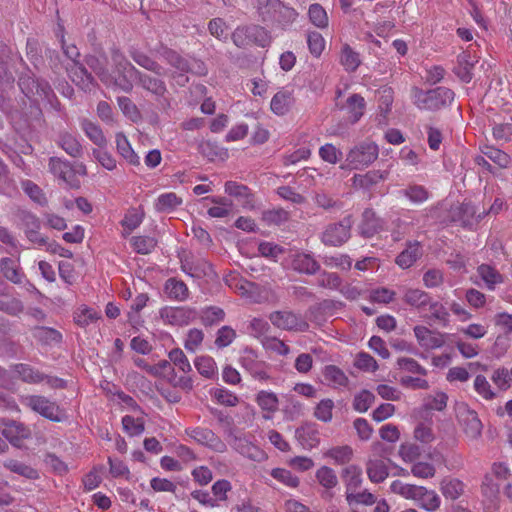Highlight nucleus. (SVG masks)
Instances as JSON below:
<instances>
[{"label": "nucleus", "instance_id": "1", "mask_svg": "<svg viewBox=\"0 0 512 512\" xmlns=\"http://www.w3.org/2000/svg\"><path fill=\"white\" fill-rule=\"evenodd\" d=\"M455 98L454 92L443 86L430 90H423L418 87H412V103L420 110L437 111L448 107Z\"/></svg>", "mask_w": 512, "mask_h": 512}, {"label": "nucleus", "instance_id": "2", "mask_svg": "<svg viewBox=\"0 0 512 512\" xmlns=\"http://www.w3.org/2000/svg\"><path fill=\"white\" fill-rule=\"evenodd\" d=\"M256 8L263 22L281 28L291 25L298 16L294 8L280 0H258Z\"/></svg>", "mask_w": 512, "mask_h": 512}, {"label": "nucleus", "instance_id": "3", "mask_svg": "<svg viewBox=\"0 0 512 512\" xmlns=\"http://www.w3.org/2000/svg\"><path fill=\"white\" fill-rule=\"evenodd\" d=\"M111 60L118 73V77H113L112 86L124 92H130L133 88L132 81L136 75L139 74V70L135 68L118 49H112Z\"/></svg>", "mask_w": 512, "mask_h": 512}, {"label": "nucleus", "instance_id": "4", "mask_svg": "<svg viewBox=\"0 0 512 512\" xmlns=\"http://www.w3.org/2000/svg\"><path fill=\"white\" fill-rule=\"evenodd\" d=\"M21 403L32 411L40 414L42 417L47 418L53 422H61L64 418V413L56 402L41 396V395H27L21 398Z\"/></svg>", "mask_w": 512, "mask_h": 512}, {"label": "nucleus", "instance_id": "5", "mask_svg": "<svg viewBox=\"0 0 512 512\" xmlns=\"http://www.w3.org/2000/svg\"><path fill=\"white\" fill-rule=\"evenodd\" d=\"M379 149L375 143L363 142L354 146L346 156V166L359 170L372 164L378 157Z\"/></svg>", "mask_w": 512, "mask_h": 512}, {"label": "nucleus", "instance_id": "6", "mask_svg": "<svg viewBox=\"0 0 512 512\" xmlns=\"http://www.w3.org/2000/svg\"><path fill=\"white\" fill-rule=\"evenodd\" d=\"M10 374L13 378H18L29 384H38L46 381L48 385L55 388L64 387V381L60 378L49 377L39 370L24 363H19L11 367Z\"/></svg>", "mask_w": 512, "mask_h": 512}, {"label": "nucleus", "instance_id": "7", "mask_svg": "<svg viewBox=\"0 0 512 512\" xmlns=\"http://www.w3.org/2000/svg\"><path fill=\"white\" fill-rule=\"evenodd\" d=\"M19 87L28 98L37 97L35 101L39 99L53 104L55 94L47 81L25 75L20 77Z\"/></svg>", "mask_w": 512, "mask_h": 512}, {"label": "nucleus", "instance_id": "8", "mask_svg": "<svg viewBox=\"0 0 512 512\" xmlns=\"http://www.w3.org/2000/svg\"><path fill=\"white\" fill-rule=\"evenodd\" d=\"M352 220L345 217L338 223L329 224L321 234V241L326 246L338 247L347 242L351 236Z\"/></svg>", "mask_w": 512, "mask_h": 512}, {"label": "nucleus", "instance_id": "9", "mask_svg": "<svg viewBox=\"0 0 512 512\" xmlns=\"http://www.w3.org/2000/svg\"><path fill=\"white\" fill-rule=\"evenodd\" d=\"M230 445L238 454L254 462L265 461L268 457L266 452L254 442L252 437L245 434L233 436Z\"/></svg>", "mask_w": 512, "mask_h": 512}, {"label": "nucleus", "instance_id": "10", "mask_svg": "<svg viewBox=\"0 0 512 512\" xmlns=\"http://www.w3.org/2000/svg\"><path fill=\"white\" fill-rule=\"evenodd\" d=\"M239 363L254 379L261 382L270 379L267 364L259 360L255 350L245 348L240 355Z\"/></svg>", "mask_w": 512, "mask_h": 512}, {"label": "nucleus", "instance_id": "11", "mask_svg": "<svg viewBox=\"0 0 512 512\" xmlns=\"http://www.w3.org/2000/svg\"><path fill=\"white\" fill-rule=\"evenodd\" d=\"M271 323L282 330L304 332L309 328V324L300 315L292 311H275L269 315Z\"/></svg>", "mask_w": 512, "mask_h": 512}, {"label": "nucleus", "instance_id": "12", "mask_svg": "<svg viewBox=\"0 0 512 512\" xmlns=\"http://www.w3.org/2000/svg\"><path fill=\"white\" fill-rule=\"evenodd\" d=\"M414 336L419 344L425 350H434L444 346L446 343V334L431 330L423 325H416L413 328Z\"/></svg>", "mask_w": 512, "mask_h": 512}, {"label": "nucleus", "instance_id": "13", "mask_svg": "<svg viewBox=\"0 0 512 512\" xmlns=\"http://www.w3.org/2000/svg\"><path fill=\"white\" fill-rule=\"evenodd\" d=\"M186 434L197 443L206 446L218 453H224L226 444L210 429L196 427L187 429Z\"/></svg>", "mask_w": 512, "mask_h": 512}, {"label": "nucleus", "instance_id": "14", "mask_svg": "<svg viewBox=\"0 0 512 512\" xmlns=\"http://www.w3.org/2000/svg\"><path fill=\"white\" fill-rule=\"evenodd\" d=\"M49 170L55 177L69 187H79V181L75 178L74 168L68 161L58 157H51L49 160Z\"/></svg>", "mask_w": 512, "mask_h": 512}, {"label": "nucleus", "instance_id": "15", "mask_svg": "<svg viewBox=\"0 0 512 512\" xmlns=\"http://www.w3.org/2000/svg\"><path fill=\"white\" fill-rule=\"evenodd\" d=\"M159 314L164 323L176 326L187 325L196 318V312L187 307H164Z\"/></svg>", "mask_w": 512, "mask_h": 512}, {"label": "nucleus", "instance_id": "16", "mask_svg": "<svg viewBox=\"0 0 512 512\" xmlns=\"http://www.w3.org/2000/svg\"><path fill=\"white\" fill-rule=\"evenodd\" d=\"M161 56L177 71L180 72L178 76L175 77L177 84L184 86L188 82V77L184 75L192 70L188 60L181 57L176 51L165 48L163 52H161Z\"/></svg>", "mask_w": 512, "mask_h": 512}, {"label": "nucleus", "instance_id": "17", "mask_svg": "<svg viewBox=\"0 0 512 512\" xmlns=\"http://www.w3.org/2000/svg\"><path fill=\"white\" fill-rule=\"evenodd\" d=\"M293 270L307 275H314L320 270V264L310 253L296 252L291 255Z\"/></svg>", "mask_w": 512, "mask_h": 512}, {"label": "nucleus", "instance_id": "18", "mask_svg": "<svg viewBox=\"0 0 512 512\" xmlns=\"http://www.w3.org/2000/svg\"><path fill=\"white\" fill-rule=\"evenodd\" d=\"M0 433L16 446L19 445L18 442L20 440L27 439L31 435L30 430L23 424L15 421L6 422L4 420H0Z\"/></svg>", "mask_w": 512, "mask_h": 512}, {"label": "nucleus", "instance_id": "19", "mask_svg": "<svg viewBox=\"0 0 512 512\" xmlns=\"http://www.w3.org/2000/svg\"><path fill=\"white\" fill-rule=\"evenodd\" d=\"M413 501L419 508L428 512H434L441 506L440 496L434 490L427 489L424 486L418 487Z\"/></svg>", "mask_w": 512, "mask_h": 512}, {"label": "nucleus", "instance_id": "20", "mask_svg": "<svg viewBox=\"0 0 512 512\" xmlns=\"http://www.w3.org/2000/svg\"><path fill=\"white\" fill-rule=\"evenodd\" d=\"M459 419L467 437L474 440L481 436L483 426L475 411L465 408L460 412Z\"/></svg>", "mask_w": 512, "mask_h": 512}, {"label": "nucleus", "instance_id": "21", "mask_svg": "<svg viewBox=\"0 0 512 512\" xmlns=\"http://www.w3.org/2000/svg\"><path fill=\"white\" fill-rule=\"evenodd\" d=\"M295 104L293 92L288 89H281L271 99L270 109L277 116H284Z\"/></svg>", "mask_w": 512, "mask_h": 512}, {"label": "nucleus", "instance_id": "22", "mask_svg": "<svg viewBox=\"0 0 512 512\" xmlns=\"http://www.w3.org/2000/svg\"><path fill=\"white\" fill-rule=\"evenodd\" d=\"M341 478L346 488L345 494L357 491L363 482L362 469L357 465H348L343 468Z\"/></svg>", "mask_w": 512, "mask_h": 512}, {"label": "nucleus", "instance_id": "23", "mask_svg": "<svg viewBox=\"0 0 512 512\" xmlns=\"http://www.w3.org/2000/svg\"><path fill=\"white\" fill-rule=\"evenodd\" d=\"M183 204V199L174 192L160 194L154 202V208L159 213H172Z\"/></svg>", "mask_w": 512, "mask_h": 512}, {"label": "nucleus", "instance_id": "24", "mask_svg": "<svg viewBox=\"0 0 512 512\" xmlns=\"http://www.w3.org/2000/svg\"><path fill=\"white\" fill-rule=\"evenodd\" d=\"M296 438L304 449H313L318 446L320 438L319 431L312 424H306L296 430Z\"/></svg>", "mask_w": 512, "mask_h": 512}, {"label": "nucleus", "instance_id": "25", "mask_svg": "<svg viewBox=\"0 0 512 512\" xmlns=\"http://www.w3.org/2000/svg\"><path fill=\"white\" fill-rule=\"evenodd\" d=\"M365 107L366 102L364 98L359 94H352L346 100V104L343 109H345L349 121L351 123H356L363 116Z\"/></svg>", "mask_w": 512, "mask_h": 512}, {"label": "nucleus", "instance_id": "26", "mask_svg": "<svg viewBox=\"0 0 512 512\" xmlns=\"http://www.w3.org/2000/svg\"><path fill=\"white\" fill-rule=\"evenodd\" d=\"M315 477L319 484L325 489L322 496L332 497L333 494L330 491L338 485V478L335 471L328 466H322L316 471Z\"/></svg>", "mask_w": 512, "mask_h": 512}, {"label": "nucleus", "instance_id": "27", "mask_svg": "<svg viewBox=\"0 0 512 512\" xmlns=\"http://www.w3.org/2000/svg\"><path fill=\"white\" fill-rule=\"evenodd\" d=\"M69 76L84 91H91L94 87L93 77L87 72L85 67L78 63H74L69 69Z\"/></svg>", "mask_w": 512, "mask_h": 512}, {"label": "nucleus", "instance_id": "28", "mask_svg": "<svg viewBox=\"0 0 512 512\" xmlns=\"http://www.w3.org/2000/svg\"><path fill=\"white\" fill-rule=\"evenodd\" d=\"M226 285L242 296L249 297L255 284L247 281L237 272H230L224 277Z\"/></svg>", "mask_w": 512, "mask_h": 512}, {"label": "nucleus", "instance_id": "29", "mask_svg": "<svg viewBox=\"0 0 512 512\" xmlns=\"http://www.w3.org/2000/svg\"><path fill=\"white\" fill-rule=\"evenodd\" d=\"M129 55L139 66L143 67L144 69L152 71L158 76L164 75L163 67H161L150 56L138 48L131 47L129 49Z\"/></svg>", "mask_w": 512, "mask_h": 512}, {"label": "nucleus", "instance_id": "30", "mask_svg": "<svg viewBox=\"0 0 512 512\" xmlns=\"http://www.w3.org/2000/svg\"><path fill=\"white\" fill-rule=\"evenodd\" d=\"M116 148L118 153L131 165L138 166L140 164V158L133 150L127 137L119 132L115 136Z\"/></svg>", "mask_w": 512, "mask_h": 512}, {"label": "nucleus", "instance_id": "31", "mask_svg": "<svg viewBox=\"0 0 512 512\" xmlns=\"http://www.w3.org/2000/svg\"><path fill=\"white\" fill-rule=\"evenodd\" d=\"M388 173L386 171L371 170L365 174H356L353 177V185L355 187L369 189L373 185L385 180Z\"/></svg>", "mask_w": 512, "mask_h": 512}, {"label": "nucleus", "instance_id": "32", "mask_svg": "<svg viewBox=\"0 0 512 512\" xmlns=\"http://www.w3.org/2000/svg\"><path fill=\"white\" fill-rule=\"evenodd\" d=\"M323 377L326 383L333 388L346 387L349 383V379L344 371L336 365L325 366Z\"/></svg>", "mask_w": 512, "mask_h": 512}, {"label": "nucleus", "instance_id": "33", "mask_svg": "<svg viewBox=\"0 0 512 512\" xmlns=\"http://www.w3.org/2000/svg\"><path fill=\"white\" fill-rule=\"evenodd\" d=\"M134 80H138L140 86L156 96H163L166 92V85L163 80L151 77L139 71Z\"/></svg>", "mask_w": 512, "mask_h": 512}, {"label": "nucleus", "instance_id": "34", "mask_svg": "<svg viewBox=\"0 0 512 512\" xmlns=\"http://www.w3.org/2000/svg\"><path fill=\"white\" fill-rule=\"evenodd\" d=\"M439 488L446 499L456 500L464 492V483L456 478L445 477L441 480Z\"/></svg>", "mask_w": 512, "mask_h": 512}, {"label": "nucleus", "instance_id": "35", "mask_svg": "<svg viewBox=\"0 0 512 512\" xmlns=\"http://www.w3.org/2000/svg\"><path fill=\"white\" fill-rule=\"evenodd\" d=\"M421 256L420 243L410 242L405 250H403L396 258V263L403 269L411 267Z\"/></svg>", "mask_w": 512, "mask_h": 512}, {"label": "nucleus", "instance_id": "36", "mask_svg": "<svg viewBox=\"0 0 512 512\" xmlns=\"http://www.w3.org/2000/svg\"><path fill=\"white\" fill-rule=\"evenodd\" d=\"M380 229V220L376 217L375 212L371 209H366L362 214V222L359 226L360 234L369 238L372 237Z\"/></svg>", "mask_w": 512, "mask_h": 512}, {"label": "nucleus", "instance_id": "37", "mask_svg": "<svg viewBox=\"0 0 512 512\" xmlns=\"http://www.w3.org/2000/svg\"><path fill=\"white\" fill-rule=\"evenodd\" d=\"M165 293L167 296L176 301H184L189 296V290L187 285L180 280L175 278H169L164 286Z\"/></svg>", "mask_w": 512, "mask_h": 512}, {"label": "nucleus", "instance_id": "38", "mask_svg": "<svg viewBox=\"0 0 512 512\" xmlns=\"http://www.w3.org/2000/svg\"><path fill=\"white\" fill-rule=\"evenodd\" d=\"M256 403L263 410L269 414L264 415L265 419H271V413H274L278 409L279 400L275 393L271 391H259L256 395Z\"/></svg>", "mask_w": 512, "mask_h": 512}, {"label": "nucleus", "instance_id": "39", "mask_svg": "<svg viewBox=\"0 0 512 512\" xmlns=\"http://www.w3.org/2000/svg\"><path fill=\"white\" fill-rule=\"evenodd\" d=\"M25 235L34 244L39 246L47 243V238L40 234V222L34 215L25 217Z\"/></svg>", "mask_w": 512, "mask_h": 512}, {"label": "nucleus", "instance_id": "40", "mask_svg": "<svg viewBox=\"0 0 512 512\" xmlns=\"http://www.w3.org/2000/svg\"><path fill=\"white\" fill-rule=\"evenodd\" d=\"M477 273L489 290H494L496 285L504 281L503 276L494 267L488 264H481L477 268Z\"/></svg>", "mask_w": 512, "mask_h": 512}, {"label": "nucleus", "instance_id": "41", "mask_svg": "<svg viewBox=\"0 0 512 512\" xmlns=\"http://www.w3.org/2000/svg\"><path fill=\"white\" fill-rule=\"evenodd\" d=\"M368 478L373 483L383 482L389 475L388 467L383 460H370L366 467Z\"/></svg>", "mask_w": 512, "mask_h": 512}, {"label": "nucleus", "instance_id": "42", "mask_svg": "<svg viewBox=\"0 0 512 512\" xmlns=\"http://www.w3.org/2000/svg\"><path fill=\"white\" fill-rule=\"evenodd\" d=\"M492 135L498 142H508L512 138V115L502 121H494L492 124Z\"/></svg>", "mask_w": 512, "mask_h": 512}, {"label": "nucleus", "instance_id": "43", "mask_svg": "<svg viewBox=\"0 0 512 512\" xmlns=\"http://www.w3.org/2000/svg\"><path fill=\"white\" fill-rule=\"evenodd\" d=\"M481 153L487 157L489 160L494 162L496 165H498L500 168H507L511 163L510 156L491 145H484L481 147Z\"/></svg>", "mask_w": 512, "mask_h": 512}, {"label": "nucleus", "instance_id": "44", "mask_svg": "<svg viewBox=\"0 0 512 512\" xmlns=\"http://www.w3.org/2000/svg\"><path fill=\"white\" fill-rule=\"evenodd\" d=\"M340 63L346 71L354 72L359 67L361 60L356 51L348 44H344L340 52Z\"/></svg>", "mask_w": 512, "mask_h": 512}, {"label": "nucleus", "instance_id": "45", "mask_svg": "<svg viewBox=\"0 0 512 512\" xmlns=\"http://www.w3.org/2000/svg\"><path fill=\"white\" fill-rule=\"evenodd\" d=\"M134 364L144 370L146 373H148L151 376L154 377H161L165 375L167 370L170 369V362L167 360H161L157 364L150 365L146 362L145 359L137 357L134 358Z\"/></svg>", "mask_w": 512, "mask_h": 512}, {"label": "nucleus", "instance_id": "46", "mask_svg": "<svg viewBox=\"0 0 512 512\" xmlns=\"http://www.w3.org/2000/svg\"><path fill=\"white\" fill-rule=\"evenodd\" d=\"M82 130L86 134V136L97 146L105 147L107 145V139L97 124L89 121L83 120L81 124Z\"/></svg>", "mask_w": 512, "mask_h": 512}, {"label": "nucleus", "instance_id": "47", "mask_svg": "<svg viewBox=\"0 0 512 512\" xmlns=\"http://www.w3.org/2000/svg\"><path fill=\"white\" fill-rule=\"evenodd\" d=\"M403 300L408 305L420 309L430 303V296L423 290L409 288L405 291Z\"/></svg>", "mask_w": 512, "mask_h": 512}, {"label": "nucleus", "instance_id": "48", "mask_svg": "<svg viewBox=\"0 0 512 512\" xmlns=\"http://www.w3.org/2000/svg\"><path fill=\"white\" fill-rule=\"evenodd\" d=\"M100 318L95 309L82 305L74 312V321L80 327H86Z\"/></svg>", "mask_w": 512, "mask_h": 512}, {"label": "nucleus", "instance_id": "49", "mask_svg": "<svg viewBox=\"0 0 512 512\" xmlns=\"http://www.w3.org/2000/svg\"><path fill=\"white\" fill-rule=\"evenodd\" d=\"M374 401L375 395L371 391L363 389L354 395L352 407L355 411L364 413L368 411Z\"/></svg>", "mask_w": 512, "mask_h": 512}, {"label": "nucleus", "instance_id": "50", "mask_svg": "<svg viewBox=\"0 0 512 512\" xmlns=\"http://www.w3.org/2000/svg\"><path fill=\"white\" fill-rule=\"evenodd\" d=\"M144 215L136 209L129 210L121 221V225L124 228L122 235L128 236L133 230L138 228L143 222Z\"/></svg>", "mask_w": 512, "mask_h": 512}, {"label": "nucleus", "instance_id": "51", "mask_svg": "<svg viewBox=\"0 0 512 512\" xmlns=\"http://www.w3.org/2000/svg\"><path fill=\"white\" fill-rule=\"evenodd\" d=\"M0 269L3 275L13 283H21L22 273L16 261L10 258H3L0 261Z\"/></svg>", "mask_w": 512, "mask_h": 512}, {"label": "nucleus", "instance_id": "52", "mask_svg": "<svg viewBox=\"0 0 512 512\" xmlns=\"http://www.w3.org/2000/svg\"><path fill=\"white\" fill-rule=\"evenodd\" d=\"M322 261L329 268H337L343 271L352 267V259L347 254L325 255L322 257Z\"/></svg>", "mask_w": 512, "mask_h": 512}, {"label": "nucleus", "instance_id": "53", "mask_svg": "<svg viewBox=\"0 0 512 512\" xmlns=\"http://www.w3.org/2000/svg\"><path fill=\"white\" fill-rule=\"evenodd\" d=\"M210 199L213 203L217 204L208 209L207 213L210 217L224 218L230 214L232 203L228 199L221 197H212Z\"/></svg>", "mask_w": 512, "mask_h": 512}, {"label": "nucleus", "instance_id": "54", "mask_svg": "<svg viewBox=\"0 0 512 512\" xmlns=\"http://www.w3.org/2000/svg\"><path fill=\"white\" fill-rule=\"evenodd\" d=\"M194 365L197 371L205 378H213L216 375V363L210 356L197 357L194 361Z\"/></svg>", "mask_w": 512, "mask_h": 512}, {"label": "nucleus", "instance_id": "55", "mask_svg": "<svg viewBox=\"0 0 512 512\" xmlns=\"http://www.w3.org/2000/svg\"><path fill=\"white\" fill-rule=\"evenodd\" d=\"M334 401L326 398L322 399L314 409V416L324 423H328L333 418Z\"/></svg>", "mask_w": 512, "mask_h": 512}, {"label": "nucleus", "instance_id": "56", "mask_svg": "<svg viewBox=\"0 0 512 512\" xmlns=\"http://www.w3.org/2000/svg\"><path fill=\"white\" fill-rule=\"evenodd\" d=\"M130 243L138 254H149L157 244L156 240L150 236H134Z\"/></svg>", "mask_w": 512, "mask_h": 512}, {"label": "nucleus", "instance_id": "57", "mask_svg": "<svg viewBox=\"0 0 512 512\" xmlns=\"http://www.w3.org/2000/svg\"><path fill=\"white\" fill-rule=\"evenodd\" d=\"M34 337L44 344L60 343L62 340L61 333L49 327H37L34 330Z\"/></svg>", "mask_w": 512, "mask_h": 512}, {"label": "nucleus", "instance_id": "58", "mask_svg": "<svg viewBox=\"0 0 512 512\" xmlns=\"http://www.w3.org/2000/svg\"><path fill=\"white\" fill-rule=\"evenodd\" d=\"M59 145L72 157H78L82 153V146L77 138L71 134H63L60 137Z\"/></svg>", "mask_w": 512, "mask_h": 512}, {"label": "nucleus", "instance_id": "59", "mask_svg": "<svg viewBox=\"0 0 512 512\" xmlns=\"http://www.w3.org/2000/svg\"><path fill=\"white\" fill-rule=\"evenodd\" d=\"M86 64L98 75L104 84L112 86L113 76L105 69L101 59L95 56H89L86 59Z\"/></svg>", "mask_w": 512, "mask_h": 512}, {"label": "nucleus", "instance_id": "60", "mask_svg": "<svg viewBox=\"0 0 512 512\" xmlns=\"http://www.w3.org/2000/svg\"><path fill=\"white\" fill-rule=\"evenodd\" d=\"M270 475L278 482L290 488H296L300 483V480L297 476L293 475L291 471L284 468H274L271 470Z\"/></svg>", "mask_w": 512, "mask_h": 512}, {"label": "nucleus", "instance_id": "61", "mask_svg": "<svg viewBox=\"0 0 512 512\" xmlns=\"http://www.w3.org/2000/svg\"><path fill=\"white\" fill-rule=\"evenodd\" d=\"M308 16L313 25L318 28L328 26V16L324 8L319 4H312L308 10Z\"/></svg>", "mask_w": 512, "mask_h": 512}, {"label": "nucleus", "instance_id": "62", "mask_svg": "<svg viewBox=\"0 0 512 512\" xmlns=\"http://www.w3.org/2000/svg\"><path fill=\"white\" fill-rule=\"evenodd\" d=\"M117 102L120 110L128 119L132 122H138L140 120L141 114L137 106L128 97H118Z\"/></svg>", "mask_w": 512, "mask_h": 512}, {"label": "nucleus", "instance_id": "63", "mask_svg": "<svg viewBox=\"0 0 512 512\" xmlns=\"http://www.w3.org/2000/svg\"><path fill=\"white\" fill-rule=\"evenodd\" d=\"M491 380L500 390H507L512 384L511 370L505 367H500L494 370Z\"/></svg>", "mask_w": 512, "mask_h": 512}, {"label": "nucleus", "instance_id": "64", "mask_svg": "<svg viewBox=\"0 0 512 512\" xmlns=\"http://www.w3.org/2000/svg\"><path fill=\"white\" fill-rule=\"evenodd\" d=\"M402 193L414 204H421L429 198L428 191L421 185H411L404 189Z\"/></svg>", "mask_w": 512, "mask_h": 512}]
</instances>
